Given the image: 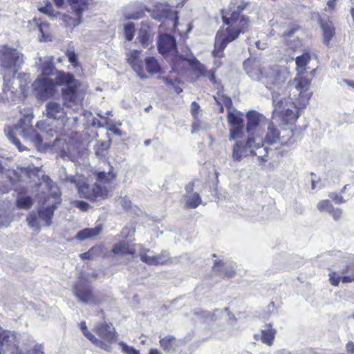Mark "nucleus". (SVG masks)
Returning <instances> with one entry per match:
<instances>
[{
    "mask_svg": "<svg viewBox=\"0 0 354 354\" xmlns=\"http://www.w3.org/2000/svg\"><path fill=\"white\" fill-rule=\"evenodd\" d=\"M247 140H236L232 147V158L239 162L249 155L257 156L261 161H266L269 148L263 145V128L266 125V118L255 111H250L246 115Z\"/></svg>",
    "mask_w": 354,
    "mask_h": 354,
    "instance_id": "nucleus-1",
    "label": "nucleus"
},
{
    "mask_svg": "<svg viewBox=\"0 0 354 354\" xmlns=\"http://www.w3.org/2000/svg\"><path fill=\"white\" fill-rule=\"evenodd\" d=\"M249 4L248 1L243 0H232L230 5L229 13L223 14L222 18L227 27L220 30L215 38L214 50L213 54L217 57L223 56V51L227 45L236 39L241 32H244L249 24L248 17L239 14Z\"/></svg>",
    "mask_w": 354,
    "mask_h": 354,
    "instance_id": "nucleus-2",
    "label": "nucleus"
},
{
    "mask_svg": "<svg viewBox=\"0 0 354 354\" xmlns=\"http://www.w3.org/2000/svg\"><path fill=\"white\" fill-rule=\"evenodd\" d=\"M33 114L32 113L24 115L17 124L13 128L8 127L5 129L4 131L8 139L18 148L20 151H24L27 149V147H24L19 140L15 138V134L18 133L20 134L26 141H30L37 148L38 150H41L49 145L50 143H43V140H48L57 134V130L54 129L50 124L46 122L39 121L37 123L36 127L41 131V134L38 133L32 127V120L33 119Z\"/></svg>",
    "mask_w": 354,
    "mask_h": 354,
    "instance_id": "nucleus-3",
    "label": "nucleus"
},
{
    "mask_svg": "<svg viewBox=\"0 0 354 354\" xmlns=\"http://www.w3.org/2000/svg\"><path fill=\"white\" fill-rule=\"evenodd\" d=\"M243 68L251 79L261 82L273 92L281 88L288 76L285 68L277 64L266 65L256 58L246 59Z\"/></svg>",
    "mask_w": 354,
    "mask_h": 354,
    "instance_id": "nucleus-4",
    "label": "nucleus"
},
{
    "mask_svg": "<svg viewBox=\"0 0 354 354\" xmlns=\"http://www.w3.org/2000/svg\"><path fill=\"white\" fill-rule=\"evenodd\" d=\"M115 178V176L111 171H97L96 173V182L93 184L88 183L84 176L81 175H66L64 180L75 185L80 197L90 201L105 199L111 196V184Z\"/></svg>",
    "mask_w": 354,
    "mask_h": 354,
    "instance_id": "nucleus-5",
    "label": "nucleus"
},
{
    "mask_svg": "<svg viewBox=\"0 0 354 354\" xmlns=\"http://www.w3.org/2000/svg\"><path fill=\"white\" fill-rule=\"evenodd\" d=\"M310 60L308 53H304L296 58L297 76L289 82L288 88L293 96L294 104L297 107L303 108L308 104L312 93L309 91L310 80L301 76L306 71V66Z\"/></svg>",
    "mask_w": 354,
    "mask_h": 354,
    "instance_id": "nucleus-6",
    "label": "nucleus"
},
{
    "mask_svg": "<svg viewBox=\"0 0 354 354\" xmlns=\"http://www.w3.org/2000/svg\"><path fill=\"white\" fill-rule=\"evenodd\" d=\"M50 194L37 212H31L26 218L28 225L39 231L42 226H49L52 223L54 212L60 203V192L58 187L52 182H48Z\"/></svg>",
    "mask_w": 354,
    "mask_h": 354,
    "instance_id": "nucleus-7",
    "label": "nucleus"
},
{
    "mask_svg": "<svg viewBox=\"0 0 354 354\" xmlns=\"http://www.w3.org/2000/svg\"><path fill=\"white\" fill-rule=\"evenodd\" d=\"M55 75V85L66 86L62 88L64 104L68 106L80 104L86 95L87 85L75 80L69 73L57 71Z\"/></svg>",
    "mask_w": 354,
    "mask_h": 354,
    "instance_id": "nucleus-8",
    "label": "nucleus"
},
{
    "mask_svg": "<svg viewBox=\"0 0 354 354\" xmlns=\"http://www.w3.org/2000/svg\"><path fill=\"white\" fill-rule=\"evenodd\" d=\"M266 122L267 124L263 128L262 132L263 145H264V142L272 145L279 142L282 145L289 146L295 142L296 140L294 138V133L291 127L283 129L281 131H279L267 119Z\"/></svg>",
    "mask_w": 354,
    "mask_h": 354,
    "instance_id": "nucleus-9",
    "label": "nucleus"
},
{
    "mask_svg": "<svg viewBox=\"0 0 354 354\" xmlns=\"http://www.w3.org/2000/svg\"><path fill=\"white\" fill-rule=\"evenodd\" d=\"M292 93L290 91V99L292 101V104L294 106V108L297 109V111L295 112L290 108H288L287 101L284 100L283 97L280 96V94L278 91H274L272 93V103L274 106L273 114L274 115H278L281 117L283 120L286 121L288 123H294L296 120L299 118V110L302 109V108L297 107L293 103V96L291 95ZM304 107H303L304 109Z\"/></svg>",
    "mask_w": 354,
    "mask_h": 354,
    "instance_id": "nucleus-10",
    "label": "nucleus"
},
{
    "mask_svg": "<svg viewBox=\"0 0 354 354\" xmlns=\"http://www.w3.org/2000/svg\"><path fill=\"white\" fill-rule=\"evenodd\" d=\"M73 292L78 301L90 306L100 305L107 299V297L100 292H93L89 286L82 281L74 286Z\"/></svg>",
    "mask_w": 354,
    "mask_h": 354,
    "instance_id": "nucleus-11",
    "label": "nucleus"
},
{
    "mask_svg": "<svg viewBox=\"0 0 354 354\" xmlns=\"http://www.w3.org/2000/svg\"><path fill=\"white\" fill-rule=\"evenodd\" d=\"M24 63L23 55L16 49L3 46L0 50V64L5 71H10L15 76Z\"/></svg>",
    "mask_w": 354,
    "mask_h": 354,
    "instance_id": "nucleus-12",
    "label": "nucleus"
},
{
    "mask_svg": "<svg viewBox=\"0 0 354 354\" xmlns=\"http://www.w3.org/2000/svg\"><path fill=\"white\" fill-rule=\"evenodd\" d=\"M183 55H175L173 60L176 67L183 62H187L193 70L198 72V77H207L211 82H215V75L212 71H207L205 66L193 55L189 49H187Z\"/></svg>",
    "mask_w": 354,
    "mask_h": 354,
    "instance_id": "nucleus-13",
    "label": "nucleus"
},
{
    "mask_svg": "<svg viewBox=\"0 0 354 354\" xmlns=\"http://www.w3.org/2000/svg\"><path fill=\"white\" fill-rule=\"evenodd\" d=\"M32 88L41 99L53 95L55 91L54 81L45 77L37 79L32 84Z\"/></svg>",
    "mask_w": 354,
    "mask_h": 354,
    "instance_id": "nucleus-14",
    "label": "nucleus"
},
{
    "mask_svg": "<svg viewBox=\"0 0 354 354\" xmlns=\"http://www.w3.org/2000/svg\"><path fill=\"white\" fill-rule=\"evenodd\" d=\"M95 332L109 346L110 344L114 341L115 337V330L111 324H98L95 326Z\"/></svg>",
    "mask_w": 354,
    "mask_h": 354,
    "instance_id": "nucleus-15",
    "label": "nucleus"
},
{
    "mask_svg": "<svg viewBox=\"0 0 354 354\" xmlns=\"http://www.w3.org/2000/svg\"><path fill=\"white\" fill-rule=\"evenodd\" d=\"M53 57L45 56L39 57V60L36 62V65L38 70L41 72L43 76H53L57 73V70L55 67L53 62Z\"/></svg>",
    "mask_w": 354,
    "mask_h": 354,
    "instance_id": "nucleus-16",
    "label": "nucleus"
},
{
    "mask_svg": "<svg viewBox=\"0 0 354 354\" xmlns=\"http://www.w3.org/2000/svg\"><path fill=\"white\" fill-rule=\"evenodd\" d=\"M140 50H131L127 54V62L131 66L133 70L140 78H145L146 74L142 65V62L140 59Z\"/></svg>",
    "mask_w": 354,
    "mask_h": 354,
    "instance_id": "nucleus-17",
    "label": "nucleus"
},
{
    "mask_svg": "<svg viewBox=\"0 0 354 354\" xmlns=\"http://www.w3.org/2000/svg\"><path fill=\"white\" fill-rule=\"evenodd\" d=\"M158 48L159 53L165 54L166 53H176V41L173 36L162 35L159 37L158 41Z\"/></svg>",
    "mask_w": 354,
    "mask_h": 354,
    "instance_id": "nucleus-18",
    "label": "nucleus"
},
{
    "mask_svg": "<svg viewBox=\"0 0 354 354\" xmlns=\"http://www.w3.org/2000/svg\"><path fill=\"white\" fill-rule=\"evenodd\" d=\"M46 111L49 118L61 120L64 124L66 113L60 104L55 102H48L46 105Z\"/></svg>",
    "mask_w": 354,
    "mask_h": 354,
    "instance_id": "nucleus-19",
    "label": "nucleus"
},
{
    "mask_svg": "<svg viewBox=\"0 0 354 354\" xmlns=\"http://www.w3.org/2000/svg\"><path fill=\"white\" fill-rule=\"evenodd\" d=\"M156 10L151 13L153 18L161 21L164 18L176 19V13L174 12L167 5H156Z\"/></svg>",
    "mask_w": 354,
    "mask_h": 354,
    "instance_id": "nucleus-20",
    "label": "nucleus"
},
{
    "mask_svg": "<svg viewBox=\"0 0 354 354\" xmlns=\"http://www.w3.org/2000/svg\"><path fill=\"white\" fill-rule=\"evenodd\" d=\"M16 335L13 332L0 331V354L15 346Z\"/></svg>",
    "mask_w": 354,
    "mask_h": 354,
    "instance_id": "nucleus-21",
    "label": "nucleus"
},
{
    "mask_svg": "<svg viewBox=\"0 0 354 354\" xmlns=\"http://www.w3.org/2000/svg\"><path fill=\"white\" fill-rule=\"evenodd\" d=\"M80 328L82 332L83 333L84 335L89 339L94 345L96 346L104 349V351L107 352H110L111 351V347L109 344H106L105 342H103L100 339H98L97 337H95L94 335H93L91 332H89L87 329V326L86 325V323L84 322H82L80 324Z\"/></svg>",
    "mask_w": 354,
    "mask_h": 354,
    "instance_id": "nucleus-22",
    "label": "nucleus"
},
{
    "mask_svg": "<svg viewBox=\"0 0 354 354\" xmlns=\"http://www.w3.org/2000/svg\"><path fill=\"white\" fill-rule=\"evenodd\" d=\"M153 266H164L176 264L178 262L176 257H171L169 253L166 251H162L158 254H155Z\"/></svg>",
    "mask_w": 354,
    "mask_h": 354,
    "instance_id": "nucleus-23",
    "label": "nucleus"
},
{
    "mask_svg": "<svg viewBox=\"0 0 354 354\" xmlns=\"http://www.w3.org/2000/svg\"><path fill=\"white\" fill-rule=\"evenodd\" d=\"M102 230V227L101 226H97L93 228H85L81 231H80L76 234V238L78 240L84 241L87 239H93L98 236Z\"/></svg>",
    "mask_w": 354,
    "mask_h": 354,
    "instance_id": "nucleus-24",
    "label": "nucleus"
},
{
    "mask_svg": "<svg viewBox=\"0 0 354 354\" xmlns=\"http://www.w3.org/2000/svg\"><path fill=\"white\" fill-rule=\"evenodd\" d=\"M277 333L276 329L272 327L271 324L266 325L261 330V339L262 342L268 346H272Z\"/></svg>",
    "mask_w": 354,
    "mask_h": 354,
    "instance_id": "nucleus-25",
    "label": "nucleus"
},
{
    "mask_svg": "<svg viewBox=\"0 0 354 354\" xmlns=\"http://www.w3.org/2000/svg\"><path fill=\"white\" fill-rule=\"evenodd\" d=\"M344 273V271H342L341 274L336 272H331L329 274V280L330 283L333 286H338L340 279H342L343 283H351L354 281V274L351 276H342Z\"/></svg>",
    "mask_w": 354,
    "mask_h": 354,
    "instance_id": "nucleus-26",
    "label": "nucleus"
},
{
    "mask_svg": "<svg viewBox=\"0 0 354 354\" xmlns=\"http://www.w3.org/2000/svg\"><path fill=\"white\" fill-rule=\"evenodd\" d=\"M113 254L117 255L133 254L135 253V250L129 246L126 241H120L115 243L112 249Z\"/></svg>",
    "mask_w": 354,
    "mask_h": 354,
    "instance_id": "nucleus-27",
    "label": "nucleus"
},
{
    "mask_svg": "<svg viewBox=\"0 0 354 354\" xmlns=\"http://www.w3.org/2000/svg\"><path fill=\"white\" fill-rule=\"evenodd\" d=\"M59 18L63 21L66 26L69 27L71 29L77 26L82 21V15H76L75 17H73L67 15L60 13Z\"/></svg>",
    "mask_w": 354,
    "mask_h": 354,
    "instance_id": "nucleus-28",
    "label": "nucleus"
},
{
    "mask_svg": "<svg viewBox=\"0 0 354 354\" xmlns=\"http://www.w3.org/2000/svg\"><path fill=\"white\" fill-rule=\"evenodd\" d=\"M227 118L230 127H240V125H243L242 114L236 110L228 111Z\"/></svg>",
    "mask_w": 354,
    "mask_h": 354,
    "instance_id": "nucleus-29",
    "label": "nucleus"
},
{
    "mask_svg": "<svg viewBox=\"0 0 354 354\" xmlns=\"http://www.w3.org/2000/svg\"><path fill=\"white\" fill-rule=\"evenodd\" d=\"M71 9L75 15H82L87 8V0H68Z\"/></svg>",
    "mask_w": 354,
    "mask_h": 354,
    "instance_id": "nucleus-30",
    "label": "nucleus"
},
{
    "mask_svg": "<svg viewBox=\"0 0 354 354\" xmlns=\"http://www.w3.org/2000/svg\"><path fill=\"white\" fill-rule=\"evenodd\" d=\"M146 70L149 73L157 74L161 73V68L157 59L153 57H146L145 59Z\"/></svg>",
    "mask_w": 354,
    "mask_h": 354,
    "instance_id": "nucleus-31",
    "label": "nucleus"
},
{
    "mask_svg": "<svg viewBox=\"0 0 354 354\" xmlns=\"http://www.w3.org/2000/svg\"><path fill=\"white\" fill-rule=\"evenodd\" d=\"M14 77L15 76L12 75L11 72L10 71H4L3 73V85L2 90L4 93H7L8 92L14 93L15 88L13 86L14 83Z\"/></svg>",
    "mask_w": 354,
    "mask_h": 354,
    "instance_id": "nucleus-32",
    "label": "nucleus"
},
{
    "mask_svg": "<svg viewBox=\"0 0 354 354\" xmlns=\"http://www.w3.org/2000/svg\"><path fill=\"white\" fill-rule=\"evenodd\" d=\"M321 27L324 34V41L328 45L335 34V29L333 26L328 23L322 22Z\"/></svg>",
    "mask_w": 354,
    "mask_h": 354,
    "instance_id": "nucleus-33",
    "label": "nucleus"
},
{
    "mask_svg": "<svg viewBox=\"0 0 354 354\" xmlns=\"http://www.w3.org/2000/svg\"><path fill=\"white\" fill-rule=\"evenodd\" d=\"M140 260L149 266H153L155 254L149 249L142 250L139 253Z\"/></svg>",
    "mask_w": 354,
    "mask_h": 354,
    "instance_id": "nucleus-34",
    "label": "nucleus"
},
{
    "mask_svg": "<svg viewBox=\"0 0 354 354\" xmlns=\"http://www.w3.org/2000/svg\"><path fill=\"white\" fill-rule=\"evenodd\" d=\"M39 11L46 14L52 19H57L60 15V12L55 11L50 3H47L45 6L39 8Z\"/></svg>",
    "mask_w": 354,
    "mask_h": 354,
    "instance_id": "nucleus-35",
    "label": "nucleus"
},
{
    "mask_svg": "<svg viewBox=\"0 0 354 354\" xmlns=\"http://www.w3.org/2000/svg\"><path fill=\"white\" fill-rule=\"evenodd\" d=\"M160 344L165 351L172 352L174 351L175 338L170 336L166 337L160 341Z\"/></svg>",
    "mask_w": 354,
    "mask_h": 354,
    "instance_id": "nucleus-36",
    "label": "nucleus"
},
{
    "mask_svg": "<svg viewBox=\"0 0 354 354\" xmlns=\"http://www.w3.org/2000/svg\"><path fill=\"white\" fill-rule=\"evenodd\" d=\"M122 351L126 354H140L138 350L132 346H129L124 342H120ZM149 354H161L157 349H151Z\"/></svg>",
    "mask_w": 354,
    "mask_h": 354,
    "instance_id": "nucleus-37",
    "label": "nucleus"
},
{
    "mask_svg": "<svg viewBox=\"0 0 354 354\" xmlns=\"http://www.w3.org/2000/svg\"><path fill=\"white\" fill-rule=\"evenodd\" d=\"M12 221V216L10 213L0 207V227H8Z\"/></svg>",
    "mask_w": 354,
    "mask_h": 354,
    "instance_id": "nucleus-38",
    "label": "nucleus"
},
{
    "mask_svg": "<svg viewBox=\"0 0 354 354\" xmlns=\"http://www.w3.org/2000/svg\"><path fill=\"white\" fill-rule=\"evenodd\" d=\"M39 30L41 33V41H48L52 40V36L49 32V25L47 23H41L39 26Z\"/></svg>",
    "mask_w": 354,
    "mask_h": 354,
    "instance_id": "nucleus-39",
    "label": "nucleus"
},
{
    "mask_svg": "<svg viewBox=\"0 0 354 354\" xmlns=\"http://www.w3.org/2000/svg\"><path fill=\"white\" fill-rule=\"evenodd\" d=\"M17 205L20 209H29L32 205V198L30 196H20L17 200Z\"/></svg>",
    "mask_w": 354,
    "mask_h": 354,
    "instance_id": "nucleus-40",
    "label": "nucleus"
},
{
    "mask_svg": "<svg viewBox=\"0 0 354 354\" xmlns=\"http://www.w3.org/2000/svg\"><path fill=\"white\" fill-rule=\"evenodd\" d=\"M201 203V199L198 194L194 193L189 196L186 201V205L189 208H196Z\"/></svg>",
    "mask_w": 354,
    "mask_h": 354,
    "instance_id": "nucleus-41",
    "label": "nucleus"
},
{
    "mask_svg": "<svg viewBox=\"0 0 354 354\" xmlns=\"http://www.w3.org/2000/svg\"><path fill=\"white\" fill-rule=\"evenodd\" d=\"M243 129V125L230 127V140H238L237 139L242 136Z\"/></svg>",
    "mask_w": 354,
    "mask_h": 354,
    "instance_id": "nucleus-42",
    "label": "nucleus"
},
{
    "mask_svg": "<svg viewBox=\"0 0 354 354\" xmlns=\"http://www.w3.org/2000/svg\"><path fill=\"white\" fill-rule=\"evenodd\" d=\"M138 39L143 47H147L149 44L150 37L147 30L141 28L139 31Z\"/></svg>",
    "mask_w": 354,
    "mask_h": 354,
    "instance_id": "nucleus-43",
    "label": "nucleus"
},
{
    "mask_svg": "<svg viewBox=\"0 0 354 354\" xmlns=\"http://www.w3.org/2000/svg\"><path fill=\"white\" fill-rule=\"evenodd\" d=\"M124 34L127 40L131 41L134 37L135 28L133 23H128L124 27Z\"/></svg>",
    "mask_w": 354,
    "mask_h": 354,
    "instance_id": "nucleus-44",
    "label": "nucleus"
},
{
    "mask_svg": "<svg viewBox=\"0 0 354 354\" xmlns=\"http://www.w3.org/2000/svg\"><path fill=\"white\" fill-rule=\"evenodd\" d=\"M333 207V205L328 200H322L317 204V209L320 212L326 211L327 212L329 213Z\"/></svg>",
    "mask_w": 354,
    "mask_h": 354,
    "instance_id": "nucleus-45",
    "label": "nucleus"
},
{
    "mask_svg": "<svg viewBox=\"0 0 354 354\" xmlns=\"http://www.w3.org/2000/svg\"><path fill=\"white\" fill-rule=\"evenodd\" d=\"M214 98L218 102V103L221 105V112L223 111V106H225L228 109V111L232 110L231 106H232V100L230 97L222 96V97L220 100L221 101H218V100L216 97Z\"/></svg>",
    "mask_w": 354,
    "mask_h": 354,
    "instance_id": "nucleus-46",
    "label": "nucleus"
},
{
    "mask_svg": "<svg viewBox=\"0 0 354 354\" xmlns=\"http://www.w3.org/2000/svg\"><path fill=\"white\" fill-rule=\"evenodd\" d=\"M100 249L97 247H93L90 249L88 252L80 254L82 259H92L94 258L96 252H99Z\"/></svg>",
    "mask_w": 354,
    "mask_h": 354,
    "instance_id": "nucleus-47",
    "label": "nucleus"
},
{
    "mask_svg": "<svg viewBox=\"0 0 354 354\" xmlns=\"http://www.w3.org/2000/svg\"><path fill=\"white\" fill-rule=\"evenodd\" d=\"M124 17L127 19H139L145 15L143 10H139L132 13H124Z\"/></svg>",
    "mask_w": 354,
    "mask_h": 354,
    "instance_id": "nucleus-48",
    "label": "nucleus"
},
{
    "mask_svg": "<svg viewBox=\"0 0 354 354\" xmlns=\"http://www.w3.org/2000/svg\"><path fill=\"white\" fill-rule=\"evenodd\" d=\"M73 205L83 212H86L91 208V205L88 203L82 201H74Z\"/></svg>",
    "mask_w": 354,
    "mask_h": 354,
    "instance_id": "nucleus-49",
    "label": "nucleus"
},
{
    "mask_svg": "<svg viewBox=\"0 0 354 354\" xmlns=\"http://www.w3.org/2000/svg\"><path fill=\"white\" fill-rule=\"evenodd\" d=\"M66 56L68 62L74 66H76L78 64L77 55L74 51H67Z\"/></svg>",
    "mask_w": 354,
    "mask_h": 354,
    "instance_id": "nucleus-50",
    "label": "nucleus"
},
{
    "mask_svg": "<svg viewBox=\"0 0 354 354\" xmlns=\"http://www.w3.org/2000/svg\"><path fill=\"white\" fill-rule=\"evenodd\" d=\"M328 196L336 203L341 204L345 203V200L344 199L343 196L341 195H339L338 194L335 192L330 193Z\"/></svg>",
    "mask_w": 354,
    "mask_h": 354,
    "instance_id": "nucleus-51",
    "label": "nucleus"
},
{
    "mask_svg": "<svg viewBox=\"0 0 354 354\" xmlns=\"http://www.w3.org/2000/svg\"><path fill=\"white\" fill-rule=\"evenodd\" d=\"M329 214L333 216V218L335 221H338L340 219L342 214V210L339 208H335L333 207Z\"/></svg>",
    "mask_w": 354,
    "mask_h": 354,
    "instance_id": "nucleus-52",
    "label": "nucleus"
},
{
    "mask_svg": "<svg viewBox=\"0 0 354 354\" xmlns=\"http://www.w3.org/2000/svg\"><path fill=\"white\" fill-rule=\"evenodd\" d=\"M346 351L348 354H354V344L348 342L346 345Z\"/></svg>",
    "mask_w": 354,
    "mask_h": 354,
    "instance_id": "nucleus-53",
    "label": "nucleus"
},
{
    "mask_svg": "<svg viewBox=\"0 0 354 354\" xmlns=\"http://www.w3.org/2000/svg\"><path fill=\"white\" fill-rule=\"evenodd\" d=\"M235 274V270L232 268H230L225 271L224 276L230 278L234 277Z\"/></svg>",
    "mask_w": 354,
    "mask_h": 354,
    "instance_id": "nucleus-54",
    "label": "nucleus"
},
{
    "mask_svg": "<svg viewBox=\"0 0 354 354\" xmlns=\"http://www.w3.org/2000/svg\"><path fill=\"white\" fill-rule=\"evenodd\" d=\"M296 28H290L288 31L283 32V36L290 37L296 31Z\"/></svg>",
    "mask_w": 354,
    "mask_h": 354,
    "instance_id": "nucleus-55",
    "label": "nucleus"
},
{
    "mask_svg": "<svg viewBox=\"0 0 354 354\" xmlns=\"http://www.w3.org/2000/svg\"><path fill=\"white\" fill-rule=\"evenodd\" d=\"M199 109V105L196 102H192V111L193 113H194L195 112H196Z\"/></svg>",
    "mask_w": 354,
    "mask_h": 354,
    "instance_id": "nucleus-56",
    "label": "nucleus"
},
{
    "mask_svg": "<svg viewBox=\"0 0 354 354\" xmlns=\"http://www.w3.org/2000/svg\"><path fill=\"white\" fill-rule=\"evenodd\" d=\"M336 1L337 0H329L327 4L330 9H333L335 8Z\"/></svg>",
    "mask_w": 354,
    "mask_h": 354,
    "instance_id": "nucleus-57",
    "label": "nucleus"
},
{
    "mask_svg": "<svg viewBox=\"0 0 354 354\" xmlns=\"http://www.w3.org/2000/svg\"><path fill=\"white\" fill-rule=\"evenodd\" d=\"M54 1L58 8L63 7L64 4V0H54Z\"/></svg>",
    "mask_w": 354,
    "mask_h": 354,
    "instance_id": "nucleus-58",
    "label": "nucleus"
},
{
    "mask_svg": "<svg viewBox=\"0 0 354 354\" xmlns=\"http://www.w3.org/2000/svg\"><path fill=\"white\" fill-rule=\"evenodd\" d=\"M344 82H345L348 86L354 88V81L344 80Z\"/></svg>",
    "mask_w": 354,
    "mask_h": 354,
    "instance_id": "nucleus-59",
    "label": "nucleus"
},
{
    "mask_svg": "<svg viewBox=\"0 0 354 354\" xmlns=\"http://www.w3.org/2000/svg\"><path fill=\"white\" fill-rule=\"evenodd\" d=\"M6 171L5 167L2 165L1 160H0V176L2 175Z\"/></svg>",
    "mask_w": 354,
    "mask_h": 354,
    "instance_id": "nucleus-60",
    "label": "nucleus"
},
{
    "mask_svg": "<svg viewBox=\"0 0 354 354\" xmlns=\"http://www.w3.org/2000/svg\"><path fill=\"white\" fill-rule=\"evenodd\" d=\"M221 261H216V262H215V263H214V268H214V270H215L216 271H218V272L219 270H217V266H218V265H221Z\"/></svg>",
    "mask_w": 354,
    "mask_h": 354,
    "instance_id": "nucleus-61",
    "label": "nucleus"
},
{
    "mask_svg": "<svg viewBox=\"0 0 354 354\" xmlns=\"http://www.w3.org/2000/svg\"><path fill=\"white\" fill-rule=\"evenodd\" d=\"M122 201L124 202V207L125 208H128V207H130V202L129 201L127 202L125 198H123Z\"/></svg>",
    "mask_w": 354,
    "mask_h": 354,
    "instance_id": "nucleus-62",
    "label": "nucleus"
},
{
    "mask_svg": "<svg viewBox=\"0 0 354 354\" xmlns=\"http://www.w3.org/2000/svg\"><path fill=\"white\" fill-rule=\"evenodd\" d=\"M175 90L177 93H180L183 91V89L180 87H176Z\"/></svg>",
    "mask_w": 354,
    "mask_h": 354,
    "instance_id": "nucleus-63",
    "label": "nucleus"
},
{
    "mask_svg": "<svg viewBox=\"0 0 354 354\" xmlns=\"http://www.w3.org/2000/svg\"><path fill=\"white\" fill-rule=\"evenodd\" d=\"M93 124L97 125L100 127H102V125L100 124V122L99 121L96 122L95 120H93Z\"/></svg>",
    "mask_w": 354,
    "mask_h": 354,
    "instance_id": "nucleus-64",
    "label": "nucleus"
}]
</instances>
